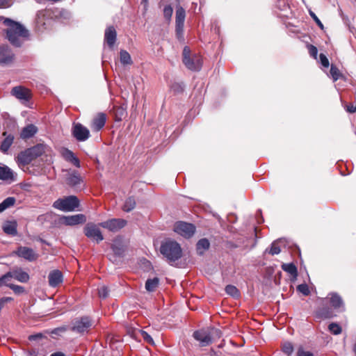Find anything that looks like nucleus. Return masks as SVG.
<instances>
[{
  "label": "nucleus",
  "mask_w": 356,
  "mask_h": 356,
  "mask_svg": "<svg viewBox=\"0 0 356 356\" xmlns=\"http://www.w3.org/2000/svg\"><path fill=\"white\" fill-rule=\"evenodd\" d=\"M7 29L5 30L6 38L15 47H20L23 41L29 37L28 30L20 23L4 17H0Z\"/></svg>",
  "instance_id": "obj_1"
},
{
  "label": "nucleus",
  "mask_w": 356,
  "mask_h": 356,
  "mask_svg": "<svg viewBox=\"0 0 356 356\" xmlns=\"http://www.w3.org/2000/svg\"><path fill=\"white\" fill-rule=\"evenodd\" d=\"M160 252L170 264L175 262L182 256V250L180 245L172 240H168L162 243Z\"/></svg>",
  "instance_id": "obj_2"
},
{
  "label": "nucleus",
  "mask_w": 356,
  "mask_h": 356,
  "mask_svg": "<svg viewBox=\"0 0 356 356\" xmlns=\"http://www.w3.org/2000/svg\"><path fill=\"white\" fill-rule=\"evenodd\" d=\"M193 336L195 340L200 342L201 346H207L213 341L221 337V332L214 327L202 329L194 332Z\"/></svg>",
  "instance_id": "obj_3"
},
{
  "label": "nucleus",
  "mask_w": 356,
  "mask_h": 356,
  "mask_svg": "<svg viewBox=\"0 0 356 356\" xmlns=\"http://www.w3.org/2000/svg\"><path fill=\"white\" fill-rule=\"evenodd\" d=\"M183 63L190 70L199 71L202 65V58L200 55L191 56V50L188 47L183 49Z\"/></svg>",
  "instance_id": "obj_4"
},
{
  "label": "nucleus",
  "mask_w": 356,
  "mask_h": 356,
  "mask_svg": "<svg viewBox=\"0 0 356 356\" xmlns=\"http://www.w3.org/2000/svg\"><path fill=\"white\" fill-rule=\"evenodd\" d=\"M79 205V201L74 195H70L63 198H59L53 204V207L55 209L63 211H74Z\"/></svg>",
  "instance_id": "obj_5"
},
{
  "label": "nucleus",
  "mask_w": 356,
  "mask_h": 356,
  "mask_svg": "<svg viewBox=\"0 0 356 356\" xmlns=\"http://www.w3.org/2000/svg\"><path fill=\"white\" fill-rule=\"evenodd\" d=\"M100 227L92 222L86 224L83 229L84 234L90 239L95 241L97 243L104 240V236L99 229Z\"/></svg>",
  "instance_id": "obj_6"
},
{
  "label": "nucleus",
  "mask_w": 356,
  "mask_h": 356,
  "mask_svg": "<svg viewBox=\"0 0 356 356\" xmlns=\"http://www.w3.org/2000/svg\"><path fill=\"white\" fill-rule=\"evenodd\" d=\"M174 231L185 238H190L195 233V227L193 224L180 221L175 223Z\"/></svg>",
  "instance_id": "obj_7"
},
{
  "label": "nucleus",
  "mask_w": 356,
  "mask_h": 356,
  "mask_svg": "<svg viewBox=\"0 0 356 356\" xmlns=\"http://www.w3.org/2000/svg\"><path fill=\"white\" fill-rule=\"evenodd\" d=\"M10 94L23 104L29 102L31 98V90L22 86L13 87Z\"/></svg>",
  "instance_id": "obj_8"
},
{
  "label": "nucleus",
  "mask_w": 356,
  "mask_h": 356,
  "mask_svg": "<svg viewBox=\"0 0 356 356\" xmlns=\"http://www.w3.org/2000/svg\"><path fill=\"white\" fill-rule=\"evenodd\" d=\"M127 221L122 218H112L106 221L99 223V225L103 228L107 229L111 232H115L125 227Z\"/></svg>",
  "instance_id": "obj_9"
},
{
  "label": "nucleus",
  "mask_w": 356,
  "mask_h": 356,
  "mask_svg": "<svg viewBox=\"0 0 356 356\" xmlns=\"http://www.w3.org/2000/svg\"><path fill=\"white\" fill-rule=\"evenodd\" d=\"M15 255L22 257L29 261H34L38 259L39 255L32 248L26 246H19L13 252Z\"/></svg>",
  "instance_id": "obj_10"
},
{
  "label": "nucleus",
  "mask_w": 356,
  "mask_h": 356,
  "mask_svg": "<svg viewBox=\"0 0 356 356\" xmlns=\"http://www.w3.org/2000/svg\"><path fill=\"white\" fill-rule=\"evenodd\" d=\"M92 325L90 318L88 316H84L75 321L72 330L77 333L84 334L89 331Z\"/></svg>",
  "instance_id": "obj_11"
},
{
  "label": "nucleus",
  "mask_w": 356,
  "mask_h": 356,
  "mask_svg": "<svg viewBox=\"0 0 356 356\" xmlns=\"http://www.w3.org/2000/svg\"><path fill=\"white\" fill-rule=\"evenodd\" d=\"M72 135L78 141H85L90 136L88 129L81 123H74Z\"/></svg>",
  "instance_id": "obj_12"
},
{
  "label": "nucleus",
  "mask_w": 356,
  "mask_h": 356,
  "mask_svg": "<svg viewBox=\"0 0 356 356\" xmlns=\"http://www.w3.org/2000/svg\"><path fill=\"white\" fill-rule=\"evenodd\" d=\"M10 280L12 278L22 283H26L30 280L29 275L19 267L14 268L12 270L8 272Z\"/></svg>",
  "instance_id": "obj_13"
},
{
  "label": "nucleus",
  "mask_w": 356,
  "mask_h": 356,
  "mask_svg": "<svg viewBox=\"0 0 356 356\" xmlns=\"http://www.w3.org/2000/svg\"><path fill=\"white\" fill-rule=\"evenodd\" d=\"M15 179L16 174L7 165L0 163V180L10 184Z\"/></svg>",
  "instance_id": "obj_14"
},
{
  "label": "nucleus",
  "mask_w": 356,
  "mask_h": 356,
  "mask_svg": "<svg viewBox=\"0 0 356 356\" xmlns=\"http://www.w3.org/2000/svg\"><path fill=\"white\" fill-rule=\"evenodd\" d=\"M330 299L331 306L339 312H343L345 310L344 302L342 298L335 292L330 293L327 296Z\"/></svg>",
  "instance_id": "obj_15"
},
{
  "label": "nucleus",
  "mask_w": 356,
  "mask_h": 356,
  "mask_svg": "<svg viewBox=\"0 0 356 356\" xmlns=\"http://www.w3.org/2000/svg\"><path fill=\"white\" fill-rule=\"evenodd\" d=\"M106 121V114L104 113H99L93 118L90 124V127L94 131H99L104 127Z\"/></svg>",
  "instance_id": "obj_16"
},
{
  "label": "nucleus",
  "mask_w": 356,
  "mask_h": 356,
  "mask_svg": "<svg viewBox=\"0 0 356 356\" xmlns=\"http://www.w3.org/2000/svg\"><path fill=\"white\" fill-rule=\"evenodd\" d=\"M14 54L6 46H0V65H8L13 62Z\"/></svg>",
  "instance_id": "obj_17"
},
{
  "label": "nucleus",
  "mask_w": 356,
  "mask_h": 356,
  "mask_svg": "<svg viewBox=\"0 0 356 356\" xmlns=\"http://www.w3.org/2000/svg\"><path fill=\"white\" fill-rule=\"evenodd\" d=\"M63 222L66 225H76L84 223L86 218L83 214H76L69 216H63L62 218Z\"/></svg>",
  "instance_id": "obj_18"
},
{
  "label": "nucleus",
  "mask_w": 356,
  "mask_h": 356,
  "mask_svg": "<svg viewBox=\"0 0 356 356\" xmlns=\"http://www.w3.org/2000/svg\"><path fill=\"white\" fill-rule=\"evenodd\" d=\"M116 37L117 33L115 28L113 26H108L105 31L104 40L109 47L112 48L113 47Z\"/></svg>",
  "instance_id": "obj_19"
},
{
  "label": "nucleus",
  "mask_w": 356,
  "mask_h": 356,
  "mask_svg": "<svg viewBox=\"0 0 356 356\" xmlns=\"http://www.w3.org/2000/svg\"><path fill=\"white\" fill-rule=\"evenodd\" d=\"M49 284L52 287H56L63 282L62 273L58 270H54L49 273Z\"/></svg>",
  "instance_id": "obj_20"
},
{
  "label": "nucleus",
  "mask_w": 356,
  "mask_h": 356,
  "mask_svg": "<svg viewBox=\"0 0 356 356\" xmlns=\"http://www.w3.org/2000/svg\"><path fill=\"white\" fill-rule=\"evenodd\" d=\"M48 149L49 147L44 144H38L28 149L29 152L31 154L34 159L42 155Z\"/></svg>",
  "instance_id": "obj_21"
},
{
  "label": "nucleus",
  "mask_w": 356,
  "mask_h": 356,
  "mask_svg": "<svg viewBox=\"0 0 356 356\" xmlns=\"http://www.w3.org/2000/svg\"><path fill=\"white\" fill-rule=\"evenodd\" d=\"M17 223L15 220L6 221L2 225V229L8 235L16 236L17 234Z\"/></svg>",
  "instance_id": "obj_22"
},
{
  "label": "nucleus",
  "mask_w": 356,
  "mask_h": 356,
  "mask_svg": "<svg viewBox=\"0 0 356 356\" xmlns=\"http://www.w3.org/2000/svg\"><path fill=\"white\" fill-rule=\"evenodd\" d=\"M61 154L67 161L72 163L77 168L80 167L79 160L74 156L72 151L67 149H63L61 152Z\"/></svg>",
  "instance_id": "obj_23"
},
{
  "label": "nucleus",
  "mask_w": 356,
  "mask_h": 356,
  "mask_svg": "<svg viewBox=\"0 0 356 356\" xmlns=\"http://www.w3.org/2000/svg\"><path fill=\"white\" fill-rule=\"evenodd\" d=\"M17 159L19 165H26L34 160L31 154L29 152L28 149L19 153Z\"/></svg>",
  "instance_id": "obj_24"
},
{
  "label": "nucleus",
  "mask_w": 356,
  "mask_h": 356,
  "mask_svg": "<svg viewBox=\"0 0 356 356\" xmlns=\"http://www.w3.org/2000/svg\"><path fill=\"white\" fill-rule=\"evenodd\" d=\"M66 182L68 185L75 187L82 182V179L80 175L75 171L69 172L66 178Z\"/></svg>",
  "instance_id": "obj_25"
},
{
  "label": "nucleus",
  "mask_w": 356,
  "mask_h": 356,
  "mask_svg": "<svg viewBox=\"0 0 356 356\" xmlns=\"http://www.w3.org/2000/svg\"><path fill=\"white\" fill-rule=\"evenodd\" d=\"M332 316H333L332 310L331 309H330L329 307H326L318 309L316 312V315H315V317L316 318H318L321 320L330 318Z\"/></svg>",
  "instance_id": "obj_26"
},
{
  "label": "nucleus",
  "mask_w": 356,
  "mask_h": 356,
  "mask_svg": "<svg viewBox=\"0 0 356 356\" xmlns=\"http://www.w3.org/2000/svg\"><path fill=\"white\" fill-rule=\"evenodd\" d=\"M37 128L33 124H29L25 127L21 131L20 137L22 139H28L31 138L36 134Z\"/></svg>",
  "instance_id": "obj_27"
},
{
  "label": "nucleus",
  "mask_w": 356,
  "mask_h": 356,
  "mask_svg": "<svg viewBox=\"0 0 356 356\" xmlns=\"http://www.w3.org/2000/svg\"><path fill=\"white\" fill-rule=\"evenodd\" d=\"M13 140L14 136L13 135L9 134L8 136H7L0 145L1 152L3 153L7 152L10 147L13 144Z\"/></svg>",
  "instance_id": "obj_28"
},
{
  "label": "nucleus",
  "mask_w": 356,
  "mask_h": 356,
  "mask_svg": "<svg viewBox=\"0 0 356 356\" xmlns=\"http://www.w3.org/2000/svg\"><path fill=\"white\" fill-rule=\"evenodd\" d=\"M210 243L207 238L200 239L196 245L197 252L199 254H202L205 250H208Z\"/></svg>",
  "instance_id": "obj_29"
},
{
  "label": "nucleus",
  "mask_w": 356,
  "mask_h": 356,
  "mask_svg": "<svg viewBox=\"0 0 356 356\" xmlns=\"http://www.w3.org/2000/svg\"><path fill=\"white\" fill-rule=\"evenodd\" d=\"M159 284V279L158 277H154L152 279H148L145 282V289L149 292H152L156 290Z\"/></svg>",
  "instance_id": "obj_30"
},
{
  "label": "nucleus",
  "mask_w": 356,
  "mask_h": 356,
  "mask_svg": "<svg viewBox=\"0 0 356 356\" xmlns=\"http://www.w3.org/2000/svg\"><path fill=\"white\" fill-rule=\"evenodd\" d=\"M16 202V200L14 197H8L6 198L1 204H0V213L4 211L6 209L13 207Z\"/></svg>",
  "instance_id": "obj_31"
},
{
  "label": "nucleus",
  "mask_w": 356,
  "mask_h": 356,
  "mask_svg": "<svg viewBox=\"0 0 356 356\" xmlns=\"http://www.w3.org/2000/svg\"><path fill=\"white\" fill-rule=\"evenodd\" d=\"M120 60L123 65H131L133 63L130 54L125 50L120 51Z\"/></svg>",
  "instance_id": "obj_32"
},
{
  "label": "nucleus",
  "mask_w": 356,
  "mask_h": 356,
  "mask_svg": "<svg viewBox=\"0 0 356 356\" xmlns=\"http://www.w3.org/2000/svg\"><path fill=\"white\" fill-rule=\"evenodd\" d=\"M186 17L185 10L182 7H178L176 10V24H184Z\"/></svg>",
  "instance_id": "obj_33"
},
{
  "label": "nucleus",
  "mask_w": 356,
  "mask_h": 356,
  "mask_svg": "<svg viewBox=\"0 0 356 356\" xmlns=\"http://www.w3.org/2000/svg\"><path fill=\"white\" fill-rule=\"evenodd\" d=\"M136 207V201L134 197H129L126 199L124 204L122 207V210L125 212H129L133 210Z\"/></svg>",
  "instance_id": "obj_34"
},
{
  "label": "nucleus",
  "mask_w": 356,
  "mask_h": 356,
  "mask_svg": "<svg viewBox=\"0 0 356 356\" xmlns=\"http://www.w3.org/2000/svg\"><path fill=\"white\" fill-rule=\"evenodd\" d=\"M282 268L283 270L287 272L290 275L293 276H297V268L293 264H284L282 265Z\"/></svg>",
  "instance_id": "obj_35"
},
{
  "label": "nucleus",
  "mask_w": 356,
  "mask_h": 356,
  "mask_svg": "<svg viewBox=\"0 0 356 356\" xmlns=\"http://www.w3.org/2000/svg\"><path fill=\"white\" fill-rule=\"evenodd\" d=\"M294 348L293 344L289 341H285L282 344V351L287 356H291L293 353Z\"/></svg>",
  "instance_id": "obj_36"
},
{
  "label": "nucleus",
  "mask_w": 356,
  "mask_h": 356,
  "mask_svg": "<svg viewBox=\"0 0 356 356\" xmlns=\"http://www.w3.org/2000/svg\"><path fill=\"white\" fill-rule=\"evenodd\" d=\"M10 278L8 273L0 275V289H1L3 286H7L9 288V285H10Z\"/></svg>",
  "instance_id": "obj_37"
},
{
  "label": "nucleus",
  "mask_w": 356,
  "mask_h": 356,
  "mask_svg": "<svg viewBox=\"0 0 356 356\" xmlns=\"http://www.w3.org/2000/svg\"><path fill=\"white\" fill-rule=\"evenodd\" d=\"M225 291L228 295H230L234 298L238 297L240 296L239 291L235 286L233 285H227L225 287Z\"/></svg>",
  "instance_id": "obj_38"
},
{
  "label": "nucleus",
  "mask_w": 356,
  "mask_h": 356,
  "mask_svg": "<svg viewBox=\"0 0 356 356\" xmlns=\"http://www.w3.org/2000/svg\"><path fill=\"white\" fill-rule=\"evenodd\" d=\"M328 329L331 333L335 335L341 334L342 331L341 327L337 323H330Z\"/></svg>",
  "instance_id": "obj_39"
},
{
  "label": "nucleus",
  "mask_w": 356,
  "mask_h": 356,
  "mask_svg": "<svg viewBox=\"0 0 356 356\" xmlns=\"http://www.w3.org/2000/svg\"><path fill=\"white\" fill-rule=\"evenodd\" d=\"M330 72L334 81L338 80L341 76L339 70L334 65H331Z\"/></svg>",
  "instance_id": "obj_40"
},
{
  "label": "nucleus",
  "mask_w": 356,
  "mask_h": 356,
  "mask_svg": "<svg viewBox=\"0 0 356 356\" xmlns=\"http://www.w3.org/2000/svg\"><path fill=\"white\" fill-rule=\"evenodd\" d=\"M280 252V248L275 241L271 244L270 248L269 250H266V252H268L272 255L278 254Z\"/></svg>",
  "instance_id": "obj_41"
},
{
  "label": "nucleus",
  "mask_w": 356,
  "mask_h": 356,
  "mask_svg": "<svg viewBox=\"0 0 356 356\" xmlns=\"http://www.w3.org/2000/svg\"><path fill=\"white\" fill-rule=\"evenodd\" d=\"M173 13V9L171 6H165L163 8V16L167 21H170Z\"/></svg>",
  "instance_id": "obj_42"
},
{
  "label": "nucleus",
  "mask_w": 356,
  "mask_h": 356,
  "mask_svg": "<svg viewBox=\"0 0 356 356\" xmlns=\"http://www.w3.org/2000/svg\"><path fill=\"white\" fill-rule=\"evenodd\" d=\"M9 288L12 289L16 295H21L25 293L24 287L19 285L10 284V285H9Z\"/></svg>",
  "instance_id": "obj_43"
},
{
  "label": "nucleus",
  "mask_w": 356,
  "mask_h": 356,
  "mask_svg": "<svg viewBox=\"0 0 356 356\" xmlns=\"http://www.w3.org/2000/svg\"><path fill=\"white\" fill-rule=\"evenodd\" d=\"M115 113L116 120L120 121V120H122V117L125 115L126 111L122 107H118L115 110Z\"/></svg>",
  "instance_id": "obj_44"
},
{
  "label": "nucleus",
  "mask_w": 356,
  "mask_h": 356,
  "mask_svg": "<svg viewBox=\"0 0 356 356\" xmlns=\"http://www.w3.org/2000/svg\"><path fill=\"white\" fill-rule=\"evenodd\" d=\"M111 248L114 253L117 255H121L124 252L122 247L120 245H117V240H115L114 243L111 246Z\"/></svg>",
  "instance_id": "obj_45"
},
{
  "label": "nucleus",
  "mask_w": 356,
  "mask_h": 356,
  "mask_svg": "<svg viewBox=\"0 0 356 356\" xmlns=\"http://www.w3.org/2000/svg\"><path fill=\"white\" fill-rule=\"evenodd\" d=\"M108 293L109 291L105 286H102L98 289V294L101 298H106L108 296Z\"/></svg>",
  "instance_id": "obj_46"
},
{
  "label": "nucleus",
  "mask_w": 356,
  "mask_h": 356,
  "mask_svg": "<svg viewBox=\"0 0 356 356\" xmlns=\"http://www.w3.org/2000/svg\"><path fill=\"white\" fill-rule=\"evenodd\" d=\"M298 291L301 292L304 295H308L309 293L308 286L306 284H302L297 286Z\"/></svg>",
  "instance_id": "obj_47"
},
{
  "label": "nucleus",
  "mask_w": 356,
  "mask_h": 356,
  "mask_svg": "<svg viewBox=\"0 0 356 356\" xmlns=\"http://www.w3.org/2000/svg\"><path fill=\"white\" fill-rule=\"evenodd\" d=\"M141 337H143L144 341H145L146 342H147V343H149L150 344H153L154 343L153 339L152 338V337L147 332H146L145 331H143L141 332Z\"/></svg>",
  "instance_id": "obj_48"
},
{
  "label": "nucleus",
  "mask_w": 356,
  "mask_h": 356,
  "mask_svg": "<svg viewBox=\"0 0 356 356\" xmlns=\"http://www.w3.org/2000/svg\"><path fill=\"white\" fill-rule=\"evenodd\" d=\"M319 58H320L321 65L325 67H328L330 63H329V60H328L327 58L326 57V56L323 54H321L319 56Z\"/></svg>",
  "instance_id": "obj_49"
},
{
  "label": "nucleus",
  "mask_w": 356,
  "mask_h": 356,
  "mask_svg": "<svg viewBox=\"0 0 356 356\" xmlns=\"http://www.w3.org/2000/svg\"><path fill=\"white\" fill-rule=\"evenodd\" d=\"M309 15L310 16L312 17V19L316 22V23L317 24V25L321 29H323V24H322V22H321V20L318 18V17L315 15L314 13H313L312 11H309Z\"/></svg>",
  "instance_id": "obj_50"
},
{
  "label": "nucleus",
  "mask_w": 356,
  "mask_h": 356,
  "mask_svg": "<svg viewBox=\"0 0 356 356\" xmlns=\"http://www.w3.org/2000/svg\"><path fill=\"white\" fill-rule=\"evenodd\" d=\"M297 356H313V354L309 351H305L302 348H299Z\"/></svg>",
  "instance_id": "obj_51"
},
{
  "label": "nucleus",
  "mask_w": 356,
  "mask_h": 356,
  "mask_svg": "<svg viewBox=\"0 0 356 356\" xmlns=\"http://www.w3.org/2000/svg\"><path fill=\"white\" fill-rule=\"evenodd\" d=\"M309 53L310 56H312L314 58H316L317 54H318V49L316 47H314L313 45H310L309 47Z\"/></svg>",
  "instance_id": "obj_52"
},
{
  "label": "nucleus",
  "mask_w": 356,
  "mask_h": 356,
  "mask_svg": "<svg viewBox=\"0 0 356 356\" xmlns=\"http://www.w3.org/2000/svg\"><path fill=\"white\" fill-rule=\"evenodd\" d=\"M184 24H176V33L178 36L182 34Z\"/></svg>",
  "instance_id": "obj_53"
},
{
  "label": "nucleus",
  "mask_w": 356,
  "mask_h": 356,
  "mask_svg": "<svg viewBox=\"0 0 356 356\" xmlns=\"http://www.w3.org/2000/svg\"><path fill=\"white\" fill-rule=\"evenodd\" d=\"M44 20V16H41L40 15H38V17H37V24L38 26H40V25H44L45 23L43 22Z\"/></svg>",
  "instance_id": "obj_54"
},
{
  "label": "nucleus",
  "mask_w": 356,
  "mask_h": 356,
  "mask_svg": "<svg viewBox=\"0 0 356 356\" xmlns=\"http://www.w3.org/2000/svg\"><path fill=\"white\" fill-rule=\"evenodd\" d=\"M9 6L8 0H0V8L8 7Z\"/></svg>",
  "instance_id": "obj_55"
},
{
  "label": "nucleus",
  "mask_w": 356,
  "mask_h": 356,
  "mask_svg": "<svg viewBox=\"0 0 356 356\" xmlns=\"http://www.w3.org/2000/svg\"><path fill=\"white\" fill-rule=\"evenodd\" d=\"M42 337V334L41 333H38L36 334L31 335L29 337V340L32 341V340H36L38 339H40Z\"/></svg>",
  "instance_id": "obj_56"
},
{
  "label": "nucleus",
  "mask_w": 356,
  "mask_h": 356,
  "mask_svg": "<svg viewBox=\"0 0 356 356\" xmlns=\"http://www.w3.org/2000/svg\"><path fill=\"white\" fill-rule=\"evenodd\" d=\"M346 110L348 112H349L350 113H353L356 111V106H355L353 105L348 106Z\"/></svg>",
  "instance_id": "obj_57"
},
{
  "label": "nucleus",
  "mask_w": 356,
  "mask_h": 356,
  "mask_svg": "<svg viewBox=\"0 0 356 356\" xmlns=\"http://www.w3.org/2000/svg\"><path fill=\"white\" fill-rule=\"evenodd\" d=\"M50 356H65V355L62 352H56L52 353Z\"/></svg>",
  "instance_id": "obj_58"
},
{
  "label": "nucleus",
  "mask_w": 356,
  "mask_h": 356,
  "mask_svg": "<svg viewBox=\"0 0 356 356\" xmlns=\"http://www.w3.org/2000/svg\"><path fill=\"white\" fill-rule=\"evenodd\" d=\"M64 330L63 328H57L52 331V334H57L59 332H63Z\"/></svg>",
  "instance_id": "obj_59"
},
{
  "label": "nucleus",
  "mask_w": 356,
  "mask_h": 356,
  "mask_svg": "<svg viewBox=\"0 0 356 356\" xmlns=\"http://www.w3.org/2000/svg\"><path fill=\"white\" fill-rule=\"evenodd\" d=\"M142 2L144 3L147 6L148 3V0H142Z\"/></svg>",
  "instance_id": "obj_60"
},
{
  "label": "nucleus",
  "mask_w": 356,
  "mask_h": 356,
  "mask_svg": "<svg viewBox=\"0 0 356 356\" xmlns=\"http://www.w3.org/2000/svg\"><path fill=\"white\" fill-rule=\"evenodd\" d=\"M354 351H355V355H356V343L355 344V346H354Z\"/></svg>",
  "instance_id": "obj_61"
},
{
  "label": "nucleus",
  "mask_w": 356,
  "mask_h": 356,
  "mask_svg": "<svg viewBox=\"0 0 356 356\" xmlns=\"http://www.w3.org/2000/svg\"><path fill=\"white\" fill-rule=\"evenodd\" d=\"M3 136H6V132H4V133L3 134Z\"/></svg>",
  "instance_id": "obj_62"
}]
</instances>
